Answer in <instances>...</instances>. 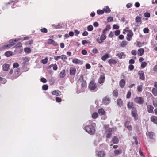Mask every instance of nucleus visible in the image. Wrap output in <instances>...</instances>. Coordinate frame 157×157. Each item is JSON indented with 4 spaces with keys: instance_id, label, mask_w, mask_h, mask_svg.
I'll list each match as a JSON object with an SVG mask.
<instances>
[{
    "instance_id": "nucleus-42",
    "label": "nucleus",
    "mask_w": 157,
    "mask_h": 157,
    "mask_svg": "<svg viewBox=\"0 0 157 157\" xmlns=\"http://www.w3.org/2000/svg\"><path fill=\"white\" fill-rule=\"evenodd\" d=\"M24 51L25 52L29 53L31 52L30 49L29 48H24Z\"/></svg>"
},
{
    "instance_id": "nucleus-38",
    "label": "nucleus",
    "mask_w": 157,
    "mask_h": 157,
    "mask_svg": "<svg viewBox=\"0 0 157 157\" xmlns=\"http://www.w3.org/2000/svg\"><path fill=\"white\" fill-rule=\"evenodd\" d=\"M127 123H128V122H126L125 123V126L129 131H131L132 129V127L130 125H127Z\"/></svg>"
},
{
    "instance_id": "nucleus-60",
    "label": "nucleus",
    "mask_w": 157,
    "mask_h": 157,
    "mask_svg": "<svg viewBox=\"0 0 157 157\" xmlns=\"http://www.w3.org/2000/svg\"><path fill=\"white\" fill-rule=\"evenodd\" d=\"M120 33V31L119 30H116L115 31L114 34L116 36L118 35Z\"/></svg>"
},
{
    "instance_id": "nucleus-23",
    "label": "nucleus",
    "mask_w": 157,
    "mask_h": 157,
    "mask_svg": "<svg viewBox=\"0 0 157 157\" xmlns=\"http://www.w3.org/2000/svg\"><path fill=\"white\" fill-rule=\"evenodd\" d=\"M151 121L155 124H157V117L153 116L151 118Z\"/></svg>"
},
{
    "instance_id": "nucleus-8",
    "label": "nucleus",
    "mask_w": 157,
    "mask_h": 157,
    "mask_svg": "<svg viewBox=\"0 0 157 157\" xmlns=\"http://www.w3.org/2000/svg\"><path fill=\"white\" fill-rule=\"evenodd\" d=\"M154 88H153L152 90L153 94L155 96L157 95V82L154 83Z\"/></svg>"
},
{
    "instance_id": "nucleus-22",
    "label": "nucleus",
    "mask_w": 157,
    "mask_h": 157,
    "mask_svg": "<svg viewBox=\"0 0 157 157\" xmlns=\"http://www.w3.org/2000/svg\"><path fill=\"white\" fill-rule=\"evenodd\" d=\"M109 54H105L102 57V60L104 61H105L109 57Z\"/></svg>"
},
{
    "instance_id": "nucleus-16",
    "label": "nucleus",
    "mask_w": 157,
    "mask_h": 157,
    "mask_svg": "<svg viewBox=\"0 0 157 157\" xmlns=\"http://www.w3.org/2000/svg\"><path fill=\"white\" fill-rule=\"evenodd\" d=\"M52 94L53 95L58 96L61 95V92L58 90H55L52 92Z\"/></svg>"
},
{
    "instance_id": "nucleus-40",
    "label": "nucleus",
    "mask_w": 157,
    "mask_h": 157,
    "mask_svg": "<svg viewBox=\"0 0 157 157\" xmlns=\"http://www.w3.org/2000/svg\"><path fill=\"white\" fill-rule=\"evenodd\" d=\"M135 21L136 22H141V18L140 17L137 16L135 18Z\"/></svg>"
},
{
    "instance_id": "nucleus-7",
    "label": "nucleus",
    "mask_w": 157,
    "mask_h": 157,
    "mask_svg": "<svg viewBox=\"0 0 157 157\" xmlns=\"http://www.w3.org/2000/svg\"><path fill=\"white\" fill-rule=\"evenodd\" d=\"M126 32H128V33L127 34V40L128 41H129L131 40V38L133 35V33L131 30H125Z\"/></svg>"
},
{
    "instance_id": "nucleus-25",
    "label": "nucleus",
    "mask_w": 157,
    "mask_h": 157,
    "mask_svg": "<svg viewBox=\"0 0 157 157\" xmlns=\"http://www.w3.org/2000/svg\"><path fill=\"white\" fill-rule=\"evenodd\" d=\"M98 155L99 157H104L105 155V154L103 151H100L98 153Z\"/></svg>"
},
{
    "instance_id": "nucleus-45",
    "label": "nucleus",
    "mask_w": 157,
    "mask_h": 157,
    "mask_svg": "<svg viewBox=\"0 0 157 157\" xmlns=\"http://www.w3.org/2000/svg\"><path fill=\"white\" fill-rule=\"evenodd\" d=\"M98 116V114L97 113H94L92 115V117L93 118L95 119Z\"/></svg>"
},
{
    "instance_id": "nucleus-2",
    "label": "nucleus",
    "mask_w": 157,
    "mask_h": 157,
    "mask_svg": "<svg viewBox=\"0 0 157 157\" xmlns=\"http://www.w3.org/2000/svg\"><path fill=\"white\" fill-rule=\"evenodd\" d=\"M135 102L140 105L143 104L144 102V101L143 98L140 97H136L134 98Z\"/></svg>"
},
{
    "instance_id": "nucleus-19",
    "label": "nucleus",
    "mask_w": 157,
    "mask_h": 157,
    "mask_svg": "<svg viewBox=\"0 0 157 157\" xmlns=\"http://www.w3.org/2000/svg\"><path fill=\"white\" fill-rule=\"evenodd\" d=\"M10 66L8 64L5 63L3 65V69L5 71H7L8 70Z\"/></svg>"
},
{
    "instance_id": "nucleus-52",
    "label": "nucleus",
    "mask_w": 157,
    "mask_h": 157,
    "mask_svg": "<svg viewBox=\"0 0 157 157\" xmlns=\"http://www.w3.org/2000/svg\"><path fill=\"white\" fill-rule=\"evenodd\" d=\"M113 20V17H109L107 18V21L108 22H111Z\"/></svg>"
},
{
    "instance_id": "nucleus-62",
    "label": "nucleus",
    "mask_w": 157,
    "mask_h": 157,
    "mask_svg": "<svg viewBox=\"0 0 157 157\" xmlns=\"http://www.w3.org/2000/svg\"><path fill=\"white\" fill-rule=\"evenodd\" d=\"M24 60L25 62H27L29 61V59L27 57H25L24 59Z\"/></svg>"
},
{
    "instance_id": "nucleus-55",
    "label": "nucleus",
    "mask_w": 157,
    "mask_h": 157,
    "mask_svg": "<svg viewBox=\"0 0 157 157\" xmlns=\"http://www.w3.org/2000/svg\"><path fill=\"white\" fill-rule=\"evenodd\" d=\"M56 101L59 102H61V99L60 98L58 97H56Z\"/></svg>"
},
{
    "instance_id": "nucleus-6",
    "label": "nucleus",
    "mask_w": 157,
    "mask_h": 157,
    "mask_svg": "<svg viewBox=\"0 0 157 157\" xmlns=\"http://www.w3.org/2000/svg\"><path fill=\"white\" fill-rule=\"evenodd\" d=\"M81 82V91L83 92L84 91V89L86 88V82L85 80H84L83 78L80 80Z\"/></svg>"
},
{
    "instance_id": "nucleus-20",
    "label": "nucleus",
    "mask_w": 157,
    "mask_h": 157,
    "mask_svg": "<svg viewBox=\"0 0 157 157\" xmlns=\"http://www.w3.org/2000/svg\"><path fill=\"white\" fill-rule=\"evenodd\" d=\"M52 27L54 29H59L62 27V24L61 23H58L57 25L53 24Z\"/></svg>"
},
{
    "instance_id": "nucleus-51",
    "label": "nucleus",
    "mask_w": 157,
    "mask_h": 157,
    "mask_svg": "<svg viewBox=\"0 0 157 157\" xmlns=\"http://www.w3.org/2000/svg\"><path fill=\"white\" fill-rule=\"evenodd\" d=\"M41 32L44 33H47L48 32L47 29L45 28L41 29Z\"/></svg>"
},
{
    "instance_id": "nucleus-29",
    "label": "nucleus",
    "mask_w": 157,
    "mask_h": 157,
    "mask_svg": "<svg viewBox=\"0 0 157 157\" xmlns=\"http://www.w3.org/2000/svg\"><path fill=\"white\" fill-rule=\"evenodd\" d=\"M72 62L73 63L77 64L80 63V61L77 59H76L72 60Z\"/></svg>"
},
{
    "instance_id": "nucleus-33",
    "label": "nucleus",
    "mask_w": 157,
    "mask_h": 157,
    "mask_svg": "<svg viewBox=\"0 0 157 157\" xmlns=\"http://www.w3.org/2000/svg\"><path fill=\"white\" fill-rule=\"evenodd\" d=\"M148 136L150 139H153L154 136V133L152 132H149L147 134Z\"/></svg>"
},
{
    "instance_id": "nucleus-63",
    "label": "nucleus",
    "mask_w": 157,
    "mask_h": 157,
    "mask_svg": "<svg viewBox=\"0 0 157 157\" xmlns=\"http://www.w3.org/2000/svg\"><path fill=\"white\" fill-rule=\"evenodd\" d=\"M129 69L131 71L134 68V66L133 65H130L128 67Z\"/></svg>"
},
{
    "instance_id": "nucleus-17",
    "label": "nucleus",
    "mask_w": 157,
    "mask_h": 157,
    "mask_svg": "<svg viewBox=\"0 0 157 157\" xmlns=\"http://www.w3.org/2000/svg\"><path fill=\"white\" fill-rule=\"evenodd\" d=\"M125 84V81L124 79L121 80L119 82V85L121 88H123Z\"/></svg>"
},
{
    "instance_id": "nucleus-53",
    "label": "nucleus",
    "mask_w": 157,
    "mask_h": 157,
    "mask_svg": "<svg viewBox=\"0 0 157 157\" xmlns=\"http://www.w3.org/2000/svg\"><path fill=\"white\" fill-rule=\"evenodd\" d=\"M113 94L114 96H117L118 95L117 91V90H114L113 92Z\"/></svg>"
},
{
    "instance_id": "nucleus-35",
    "label": "nucleus",
    "mask_w": 157,
    "mask_h": 157,
    "mask_svg": "<svg viewBox=\"0 0 157 157\" xmlns=\"http://www.w3.org/2000/svg\"><path fill=\"white\" fill-rule=\"evenodd\" d=\"M108 63L110 64H115L117 63V62L114 60L109 59L108 61Z\"/></svg>"
},
{
    "instance_id": "nucleus-13",
    "label": "nucleus",
    "mask_w": 157,
    "mask_h": 157,
    "mask_svg": "<svg viewBox=\"0 0 157 157\" xmlns=\"http://www.w3.org/2000/svg\"><path fill=\"white\" fill-rule=\"evenodd\" d=\"M116 56L120 59H121L123 57L124 58L125 57V55L123 52L118 53L116 55Z\"/></svg>"
},
{
    "instance_id": "nucleus-59",
    "label": "nucleus",
    "mask_w": 157,
    "mask_h": 157,
    "mask_svg": "<svg viewBox=\"0 0 157 157\" xmlns=\"http://www.w3.org/2000/svg\"><path fill=\"white\" fill-rule=\"evenodd\" d=\"M131 92H130V91L128 92L127 93V96H126L127 98H130V96H131Z\"/></svg>"
},
{
    "instance_id": "nucleus-10",
    "label": "nucleus",
    "mask_w": 157,
    "mask_h": 157,
    "mask_svg": "<svg viewBox=\"0 0 157 157\" xmlns=\"http://www.w3.org/2000/svg\"><path fill=\"white\" fill-rule=\"evenodd\" d=\"M139 75V78L141 80H144L145 79L144 73L143 71H140L138 72Z\"/></svg>"
},
{
    "instance_id": "nucleus-24",
    "label": "nucleus",
    "mask_w": 157,
    "mask_h": 157,
    "mask_svg": "<svg viewBox=\"0 0 157 157\" xmlns=\"http://www.w3.org/2000/svg\"><path fill=\"white\" fill-rule=\"evenodd\" d=\"M144 53V50L143 48H140L138 50V54L140 56H142Z\"/></svg>"
},
{
    "instance_id": "nucleus-61",
    "label": "nucleus",
    "mask_w": 157,
    "mask_h": 157,
    "mask_svg": "<svg viewBox=\"0 0 157 157\" xmlns=\"http://www.w3.org/2000/svg\"><path fill=\"white\" fill-rule=\"evenodd\" d=\"M53 69L54 70H56L57 69V66L56 64H54L53 65Z\"/></svg>"
},
{
    "instance_id": "nucleus-4",
    "label": "nucleus",
    "mask_w": 157,
    "mask_h": 157,
    "mask_svg": "<svg viewBox=\"0 0 157 157\" xmlns=\"http://www.w3.org/2000/svg\"><path fill=\"white\" fill-rule=\"evenodd\" d=\"M106 38V36L105 34H102L100 38H98L97 39V41L99 43L101 44L104 42V41Z\"/></svg>"
},
{
    "instance_id": "nucleus-56",
    "label": "nucleus",
    "mask_w": 157,
    "mask_h": 157,
    "mask_svg": "<svg viewBox=\"0 0 157 157\" xmlns=\"http://www.w3.org/2000/svg\"><path fill=\"white\" fill-rule=\"evenodd\" d=\"M19 66V64L17 63H14L13 64V68H17Z\"/></svg>"
},
{
    "instance_id": "nucleus-31",
    "label": "nucleus",
    "mask_w": 157,
    "mask_h": 157,
    "mask_svg": "<svg viewBox=\"0 0 157 157\" xmlns=\"http://www.w3.org/2000/svg\"><path fill=\"white\" fill-rule=\"evenodd\" d=\"M127 106L128 108L132 109L133 108H134L133 107V104L132 102H129L127 104Z\"/></svg>"
},
{
    "instance_id": "nucleus-37",
    "label": "nucleus",
    "mask_w": 157,
    "mask_h": 157,
    "mask_svg": "<svg viewBox=\"0 0 157 157\" xmlns=\"http://www.w3.org/2000/svg\"><path fill=\"white\" fill-rule=\"evenodd\" d=\"M9 45H10L11 46V47L14 45V44L13 43L14 42V41L13 39H11L9 41Z\"/></svg>"
},
{
    "instance_id": "nucleus-11",
    "label": "nucleus",
    "mask_w": 157,
    "mask_h": 157,
    "mask_svg": "<svg viewBox=\"0 0 157 157\" xmlns=\"http://www.w3.org/2000/svg\"><path fill=\"white\" fill-rule=\"evenodd\" d=\"M11 47L10 45L5 44L2 46L0 47V50L1 51L5 49H7Z\"/></svg>"
},
{
    "instance_id": "nucleus-26",
    "label": "nucleus",
    "mask_w": 157,
    "mask_h": 157,
    "mask_svg": "<svg viewBox=\"0 0 157 157\" xmlns=\"http://www.w3.org/2000/svg\"><path fill=\"white\" fill-rule=\"evenodd\" d=\"M103 10H104V12L105 11L106 13H109L111 11L110 9L108 6H106L103 9Z\"/></svg>"
},
{
    "instance_id": "nucleus-5",
    "label": "nucleus",
    "mask_w": 157,
    "mask_h": 157,
    "mask_svg": "<svg viewBox=\"0 0 157 157\" xmlns=\"http://www.w3.org/2000/svg\"><path fill=\"white\" fill-rule=\"evenodd\" d=\"M131 114L132 116L134 118L135 120H137V111L136 109L135 108H133L132 109L131 111Z\"/></svg>"
},
{
    "instance_id": "nucleus-54",
    "label": "nucleus",
    "mask_w": 157,
    "mask_h": 157,
    "mask_svg": "<svg viewBox=\"0 0 157 157\" xmlns=\"http://www.w3.org/2000/svg\"><path fill=\"white\" fill-rule=\"evenodd\" d=\"M119 28V26L117 25H114L113 27V29H118Z\"/></svg>"
},
{
    "instance_id": "nucleus-58",
    "label": "nucleus",
    "mask_w": 157,
    "mask_h": 157,
    "mask_svg": "<svg viewBox=\"0 0 157 157\" xmlns=\"http://www.w3.org/2000/svg\"><path fill=\"white\" fill-rule=\"evenodd\" d=\"M144 16L145 17H149L150 16V15L149 13L146 12L144 13Z\"/></svg>"
},
{
    "instance_id": "nucleus-50",
    "label": "nucleus",
    "mask_w": 157,
    "mask_h": 157,
    "mask_svg": "<svg viewBox=\"0 0 157 157\" xmlns=\"http://www.w3.org/2000/svg\"><path fill=\"white\" fill-rule=\"evenodd\" d=\"M149 29L147 28H145L143 29L144 32L145 33H147L149 32Z\"/></svg>"
},
{
    "instance_id": "nucleus-28",
    "label": "nucleus",
    "mask_w": 157,
    "mask_h": 157,
    "mask_svg": "<svg viewBox=\"0 0 157 157\" xmlns=\"http://www.w3.org/2000/svg\"><path fill=\"white\" fill-rule=\"evenodd\" d=\"M112 141L114 144H117L118 143L119 140L115 136L113 138L112 140Z\"/></svg>"
},
{
    "instance_id": "nucleus-27",
    "label": "nucleus",
    "mask_w": 157,
    "mask_h": 157,
    "mask_svg": "<svg viewBox=\"0 0 157 157\" xmlns=\"http://www.w3.org/2000/svg\"><path fill=\"white\" fill-rule=\"evenodd\" d=\"M98 113L100 115H102L105 114V111L103 109L101 108L98 110Z\"/></svg>"
},
{
    "instance_id": "nucleus-49",
    "label": "nucleus",
    "mask_w": 157,
    "mask_h": 157,
    "mask_svg": "<svg viewBox=\"0 0 157 157\" xmlns=\"http://www.w3.org/2000/svg\"><path fill=\"white\" fill-rule=\"evenodd\" d=\"M147 65V63L145 62H143L141 64V67L142 68H144Z\"/></svg>"
},
{
    "instance_id": "nucleus-48",
    "label": "nucleus",
    "mask_w": 157,
    "mask_h": 157,
    "mask_svg": "<svg viewBox=\"0 0 157 157\" xmlns=\"http://www.w3.org/2000/svg\"><path fill=\"white\" fill-rule=\"evenodd\" d=\"M42 89L44 90H46L48 88V86L47 85H44L42 86Z\"/></svg>"
},
{
    "instance_id": "nucleus-34",
    "label": "nucleus",
    "mask_w": 157,
    "mask_h": 157,
    "mask_svg": "<svg viewBox=\"0 0 157 157\" xmlns=\"http://www.w3.org/2000/svg\"><path fill=\"white\" fill-rule=\"evenodd\" d=\"M48 59V57H46L44 59H42L41 60V62L44 64H45L47 63Z\"/></svg>"
},
{
    "instance_id": "nucleus-64",
    "label": "nucleus",
    "mask_w": 157,
    "mask_h": 157,
    "mask_svg": "<svg viewBox=\"0 0 157 157\" xmlns=\"http://www.w3.org/2000/svg\"><path fill=\"white\" fill-rule=\"evenodd\" d=\"M153 70L155 72H157V65H156L154 66Z\"/></svg>"
},
{
    "instance_id": "nucleus-15",
    "label": "nucleus",
    "mask_w": 157,
    "mask_h": 157,
    "mask_svg": "<svg viewBox=\"0 0 157 157\" xmlns=\"http://www.w3.org/2000/svg\"><path fill=\"white\" fill-rule=\"evenodd\" d=\"M66 75V72L65 70H62L59 75V77L60 78H63Z\"/></svg>"
},
{
    "instance_id": "nucleus-9",
    "label": "nucleus",
    "mask_w": 157,
    "mask_h": 157,
    "mask_svg": "<svg viewBox=\"0 0 157 157\" xmlns=\"http://www.w3.org/2000/svg\"><path fill=\"white\" fill-rule=\"evenodd\" d=\"M103 103L105 105L109 103L110 102L109 98L107 96H105L102 100Z\"/></svg>"
},
{
    "instance_id": "nucleus-3",
    "label": "nucleus",
    "mask_w": 157,
    "mask_h": 157,
    "mask_svg": "<svg viewBox=\"0 0 157 157\" xmlns=\"http://www.w3.org/2000/svg\"><path fill=\"white\" fill-rule=\"evenodd\" d=\"M97 87V86L94 82L91 81L89 85V88L91 91L96 90V89Z\"/></svg>"
},
{
    "instance_id": "nucleus-36",
    "label": "nucleus",
    "mask_w": 157,
    "mask_h": 157,
    "mask_svg": "<svg viewBox=\"0 0 157 157\" xmlns=\"http://www.w3.org/2000/svg\"><path fill=\"white\" fill-rule=\"evenodd\" d=\"M127 42L126 41H122L121 43V46L122 47H124L127 44Z\"/></svg>"
},
{
    "instance_id": "nucleus-12",
    "label": "nucleus",
    "mask_w": 157,
    "mask_h": 157,
    "mask_svg": "<svg viewBox=\"0 0 157 157\" xmlns=\"http://www.w3.org/2000/svg\"><path fill=\"white\" fill-rule=\"evenodd\" d=\"M105 77L104 75H101L100 76L98 80V82L100 84L103 83L105 81Z\"/></svg>"
},
{
    "instance_id": "nucleus-47",
    "label": "nucleus",
    "mask_w": 157,
    "mask_h": 157,
    "mask_svg": "<svg viewBox=\"0 0 157 157\" xmlns=\"http://www.w3.org/2000/svg\"><path fill=\"white\" fill-rule=\"evenodd\" d=\"M143 86L142 85H139L137 87V90L139 92H141L142 91Z\"/></svg>"
},
{
    "instance_id": "nucleus-32",
    "label": "nucleus",
    "mask_w": 157,
    "mask_h": 157,
    "mask_svg": "<svg viewBox=\"0 0 157 157\" xmlns=\"http://www.w3.org/2000/svg\"><path fill=\"white\" fill-rule=\"evenodd\" d=\"M117 104L120 107H121L123 105V101L121 99H119L117 100Z\"/></svg>"
},
{
    "instance_id": "nucleus-14",
    "label": "nucleus",
    "mask_w": 157,
    "mask_h": 157,
    "mask_svg": "<svg viewBox=\"0 0 157 157\" xmlns=\"http://www.w3.org/2000/svg\"><path fill=\"white\" fill-rule=\"evenodd\" d=\"M76 69L75 67H71L70 69V74L71 75H75Z\"/></svg>"
},
{
    "instance_id": "nucleus-39",
    "label": "nucleus",
    "mask_w": 157,
    "mask_h": 157,
    "mask_svg": "<svg viewBox=\"0 0 157 157\" xmlns=\"http://www.w3.org/2000/svg\"><path fill=\"white\" fill-rule=\"evenodd\" d=\"M114 152L115 155H117L121 154V152L120 150H114Z\"/></svg>"
},
{
    "instance_id": "nucleus-21",
    "label": "nucleus",
    "mask_w": 157,
    "mask_h": 157,
    "mask_svg": "<svg viewBox=\"0 0 157 157\" xmlns=\"http://www.w3.org/2000/svg\"><path fill=\"white\" fill-rule=\"evenodd\" d=\"M110 27L109 25H107L106 27L103 30L102 33L103 34H105L106 33L107 31H109L110 29Z\"/></svg>"
},
{
    "instance_id": "nucleus-18",
    "label": "nucleus",
    "mask_w": 157,
    "mask_h": 157,
    "mask_svg": "<svg viewBox=\"0 0 157 157\" xmlns=\"http://www.w3.org/2000/svg\"><path fill=\"white\" fill-rule=\"evenodd\" d=\"M154 107L153 106L150 105H148L147 106V111L150 113L153 112V109Z\"/></svg>"
},
{
    "instance_id": "nucleus-30",
    "label": "nucleus",
    "mask_w": 157,
    "mask_h": 157,
    "mask_svg": "<svg viewBox=\"0 0 157 157\" xmlns=\"http://www.w3.org/2000/svg\"><path fill=\"white\" fill-rule=\"evenodd\" d=\"M12 55V52L10 51L6 52L5 53V55L7 57H10Z\"/></svg>"
},
{
    "instance_id": "nucleus-44",
    "label": "nucleus",
    "mask_w": 157,
    "mask_h": 157,
    "mask_svg": "<svg viewBox=\"0 0 157 157\" xmlns=\"http://www.w3.org/2000/svg\"><path fill=\"white\" fill-rule=\"evenodd\" d=\"M93 27L92 25H90L87 27V30L88 31H90L93 30Z\"/></svg>"
},
{
    "instance_id": "nucleus-57",
    "label": "nucleus",
    "mask_w": 157,
    "mask_h": 157,
    "mask_svg": "<svg viewBox=\"0 0 157 157\" xmlns=\"http://www.w3.org/2000/svg\"><path fill=\"white\" fill-rule=\"evenodd\" d=\"M41 81L44 83H45L47 82V80L46 78H42L40 79Z\"/></svg>"
},
{
    "instance_id": "nucleus-41",
    "label": "nucleus",
    "mask_w": 157,
    "mask_h": 157,
    "mask_svg": "<svg viewBox=\"0 0 157 157\" xmlns=\"http://www.w3.org/2000/svg\"><path fill=\"white\" fill-rule=\"evenodd\" d=\"M104 10H98L97 11V13L98 15L102 14L104 13Z\"/></svg>"
},
{
    "instance_id": "nucleus-43",
    "label": "nucleus",
    "mask_w": 157,
    "mask_h": 157,
    "mask_svg": "<svg viewBox=\"0 0 157 157\" xmlns=\"http://www.w3.org/2000/svg\"><path fill=\"white\" fill-rule=\"evenodd\" d=\"M19 70H17L14 71V74L15 76H14V78H16L18 76V74L19 73Z\"/></svg>"
},
{
    "instance_id": "nucleus-1",
    "label": "nucleus",
    "mask_w": 157,
    "mask_h": 157,
    "mask_svg": "<svg viewBox=\"0 0 157 157\" xmlns=\"http://www.w3.org/2000/svg\"><path fill=\"white\" fill-rule=\"evenodd\" d=\"M94 125L95 124L87 125L85 127L84 129L90 135H93L94 134L95 132Z\"/></svg>"
},
{
    "instance_id": "nucleus-46",
    "label": "nucleus",
    "mask_w": 157,
    "mask_h": 157,
    "mask_svg": "<svg viewBox=\"0 0 157 157\" xmlns=\"http://www.w3.org/2000/svg\"><path fill=\"white\" fill-rule=\"evenodd\" d=\"M61 59L63 60L64 61L65 60L67 59V57L66 56L63 55L61 56Z\"/></svg>"
}]
</instances>
